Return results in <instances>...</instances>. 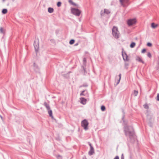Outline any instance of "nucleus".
<instances>
[{
    "mask_svg": "<svg viewBox=\"0 0 159 159\" xmlns=\"http://www.w3.org/2000/svg\"><path fill=\"white\" fill-rule=\"evenodd\" d=\"M104 13H106L107 14H109L110 13V11L108 9H105L104 10Z\"/></svg>",
    "mask_w": 159,
    "mask_h": 159,
    "instance_id": "nucleus-15",
    "label": "nucleus"
},
{
    "mask_svg": "<svg viewBox=\"0 0 159 159\" xmlns=\"http://www.w3.org/2000/svg\"><path fill=\"white\" fill-rule=\"evenodd\" d=\"M129 0H119L121 5L124 7H127L129 4Z\"/></svg>",
    "mask_w": 159,
    "mask_h": 159,
    "instance_id": "nucleus-4",
    "label": "nucleus"
},
{
    "mask_svg": "<svg viewBox=\"0 0 159 159\" xmlns=\"http://www.w3.org/2000/svg\"><path fill=\"white\" fill-rule=\"evenodd\" d=\"M0 32L1 33L4 34L5 33V30L2 27H1L0 28Z\"/></svg>",
    "mask_w": 159,
    "mask_h": 159,
    "instance_id": "nucleus-17",
    "label": "nucleus"
},
{
    "mask_svg": "<svg viewBox=\"0 0 159 159\" xmlns=\"http://www.w3.org/2000/svg\"><path fill=\"white\" fill-rule=\"evenodd\" d=\"M119 79L118 80V81H117V84H118L120 82V79H121V74H120L119 75Z\"/></svg>",
    "mask_w": 159,
    "mask_h": 159,
    "instance_id": "nucleus-22",
    "label": "nucleus"
},
{
    "mask_svg": "<svg viewBox=\"0 0 159 159\" xmlns=\"http://www.w3.org/2000/svg\"><path fill=\"white\" fill-rule=\"evenodd\" d=\"M47 110L48 111V112L49 115V116H50L52 118H53V116H52V111L50 109L48 110Z\"/></svg>",
    "mask_w": 159,
    "mask_h": 159,
    "instance_id": "nucleus-14",
    "label": "nucleus"
},
{
    "mask_svg": "<svg viewBox=\"0 0 159 159\" xmlns=\"http://www.w3.org/2000/svg\"><path fill=\"white\" fill-rule=\"evenodd\" d=\"M146 51V49L145 48L143 49L142 51H141V52L142 53H144Z\"/></svg>",
    "mask_w": 159,
    "mask_h": 159,
    "instance_id": "nucleus-33",
    "label": "nucleus"
},
{
    "mask_svg": "<svg viewBox=\"0 0 159 159\" xmlns=\"http://www.w3.org/2000/svg\"><path fill=\"white\" fill-rule=\"evenodd\" d=\"M136 20L135 18L129 19L127 21V23L129 26L135 25L136 22Z\"/></svg>",
    "mask_w": 159,
    "mask_h": 159,
    "instance_id": "nucleus-3",
    "label": "nucleus"
},
{
    "mask_svg": "<svg viewBox=\"0 0 159 159\" xmlns=\"http://www.w3.org/2000/svg\"><path fill=\"white\" fill-rule=\"evenodd\" d=\"M75 42V40H74V39H71L70 42H69V43L70 44H73Z\"/></svg>",
    "mask_w": 159,
    "mask_h": 159,
    "instance_id": "nucleus-24",
    "label": "nucleus"
},
{
    "mask_svg": "<svg viewBox=\"0 0 159 159\" xmlns=\"http://www.w3.org/2000/svg\"><path fill=\"white\" fill-rule=\"evenodd\" d=\"M7 10L6 9H3L2 11V12L3 14H5L7 13Z\"/></svg>",
    "mask_w": 159,
    "mask_h": 159,
    "instance_id": "nucleus-20",
    "label": "nucleus"
},
{
    "mask_svg": "<svg viewBox=\"0 0 159 159\" xmlns=\"http://www.w3.org/2000/svg\"><path fill=\"white\" fill-rule=\"evenodd\" d=\"M34 45L35 51L37 52L39 49V41L38 39L34 41Z\"/></svg>",
    "mask_w": 159,
    "mask_h": 159,
    "instance_id": "nucleus-7",
    "label": "nucleus"
},
{
    "mask_svg": "<svg viewBox=\"0 0 159 159\" xmlns=\"http://www.w3.org/2000/svg\"><path fill=\"white\" fill-rule=\"evenodd\" d=\"M125 133L126 135H128L130 136L133 134V129L131 126H126L125 127Z\"/></svg>",
    "mask_w": 159,
    "mask_h": 159,
    "instance_id": "nucleus-2",
    "label": "nucleus"
},
{
    "mask_svg": "<svg viewBox=\"0 0 159 159\" xmlns=\"http://www.w3.org/2000/svg\"><path fill=\"white\" fill-rule=\"evenodd\" d=\"M121 159H124V158H123V157H121Z\"/></svg>",
    "mask_w": 159,
    "mask_h": 159,
    "instance_id": "nucleus-40",
    "label": "nucleus"
},
{
    "mask_svg": "<svg viewBox=\"0 0 159 159\" xmlns=\"http://www.w3.org/2000/svg\"><path fill=\"white\" fill-rule=\"evenodd\" d=\"M156 100L157 101H159V93H157V98H156Z\"/></svg>",
    "mask_w": 159,
    "mask_h": 159,
    "instance_id": "nucleus-29",
    "label": "nucleus"
},
{
    "mask_svg": "<svg viewBox=\"0 0 159 159\" xmlns=\"http://www.w3.org/2000/svg\"><path fill=\"white\" fill-rule=\"evenodd\" d=\"M44 105L46 108L47 110L50 109V107L49 105L47 102H45L44 103Z\"/></svg>",
    "mask_w": 159,
    "mask_h": 159,
    "instance_id": "nucleus-13",
    "label": "nucleus"
},
{
    "mask_svg": "<svg viewBox=\"0 0 159 159\" xmlns=\"http://www.w3.org/2000/svg\"><path fill=\"white\" fill-rule=\"evenodd\" d=\"M61 2H59L57 3V5L58 7H60L61 6Z\"/></svg>",
    "mask_w": 159,
    "mask_h": 159,
    "instance_id": "nucleus-28",
    "label": "nucleus"
},
{
    "mask_svg": "<svg viewBox=\"0 0 159 159\" xmlns=\"http://www.w3.org/2000/svg\"><path fill=\"white\" fill-rule=\"evenodd\" d=\"M138 93V91L137 90H134L133 94L134 96H136L137 95Z\"/></svg>",
    "mask_w": 159,
    "mask_h": 159,
    "instance_id": "nucleus-19",
    "label": "nucleus"
},
{
    "mask_svg": "<svg viewBox=\"0 0 159 159\" xmlns=\"http://www.w3.org/2000/svg\"><path fill=\"white\" fill-rule=\"evenodd\" d=\"M78 45V43H77V44H75V46H76V45Z\"/></svg>",
    "mask_w": 159,
    "mask_h": 159,
    "instance_id": "nucleus-39",
    "label": "nucleus"
},
{
    "mask_svg": "<svg viewBox=\"0 0 159 159\" xmlns=\"http://www.w3.org/2000/svg\"><path fill=\"white\" fill-rule=\"evenodd\" d=\"M53 9L52 8L49 7L48 8V11L50 13H52L53 12Z\"/></svg>",
    "mask_w": 159,
    "mask_h": 159,
    "instance_id": "nucleus-18",
    "label": "nucleus"
},
{
    "mask_svg": "<svg viewBox=\"0 0 159 159\" xmlns=\"http://www.w3.org/2000/svg\"><path fill=\"white\" fill-rule=\"evenodd\" d=\"M129 66V64L127 63H125V68H127L128 66Z\"/></svg>",
    "mask_w": 159,
    "mask_h": 159,
    "instance_id": "nucleus-30",
    "label": "nucleus"
},
{
    "mask_svg": "<svg viewBox=\"0 0 159 159\" xmlns=\"http://www.w3.org/2000/svg\"><path fill=\"white\" fill-rule=\"evenodd\" d=\"M71 11L73 14L77 16H79L81 13V11L78 9L72 8Z\"/></svg>",
    "mask_w": 159,
    "mask_h": 159,
    "instance_id": "nucleus-6",
    "label": "nucleus"
},
{
    "mask_svg": "<svg viewBox=\"0 0 159 159\" xmlns=\"http://www.w3.org/2000/svg\"><path fill=\"white\" fill-rule=\"evenodd\" d=\"M34 69H38V66L34 63Z\"/></svg>",
    "mask_w": 159,
    "mask_h": 159,
    "instance_id": "nucleus-27",
    "label": "nucleus"
},
{
    "mask_svg": "<svg viewBox=\"0 0 159 159\" xmlns=\"http://www.w3.org/2000/svg\"><path fill=\"white\" fill-rule=\"evenodd\" d=\"M135 45V43L134 42H132L131 43V44L130 45V47L131 48H134Z\"/></svg>",
    "mask_w": 159,
    "mask_h": 159,
    "instance_id": "nucleus-23",
    "label": "nucleus"
},
{
    "mask_svg": "<svg viewBox=\"0 0 159 159\" xmlns=\"http://www.w3.org/2000/svg\"><path fill=\"white\" fill-rule=\"evenodd\" d=\"M147 56L149 58H151L152 57L151 53L150 52H148V53Z\"/></svg>",
    "mask_w": 159,
    "mask_h": 159,
    "instance_id": "nucleus-26",
    "label": "nucleus"
},
{
    "mask_svg": "<svg viewBox=\"0 0 159 159\" xmlns=\"http://www.w3.org/2000/svg\"><path fill=\"white\" fill-rule=\"evenodd\" d=\"M147 45L149 47H151L152 46V44L150 43H148L147 44Z\"/></svg>",
    "mask_w": 159,
    "mask_h": 159,
    "instance_id": "nucleus-32",
    "label": "nucleus"
},
{
    "mask_svg": "<svg viewBox=\"0 0 159 159\" xmlns=\"http://www.w3.org/2000/svg\"><path fill=\"white\" fill-rule=\"evenodd\" d=\"M122 54L123 59L125 61H129V59L125 52H122Z\"/></svg>",
    "mask_w": 159,
    "mask_h": 159,
    "instance_id": "nucleus-8",
    "label": "nucleus"
},
{
    "mask_svg": "<svg viewBox=\"0 0 159 159\" xmlns=\"http://www.w3.org/2000/svg\"><path fill=\"white\" fill-rule=\"evenodd\" d=\"M89 145L90 147V151L89 152V154L90 155H92L93 154V153L94 152V150H93V148L92 146V145L91 144H89Z\"/></svg>",
    "mask_w": 159,
    "mask_h": 159,
    "instance_id": "nucleus-12",
    "label": "nucleus"
},
{
    "mask_svg": "<svg viewBox=\"0 0 159 159\" xmlns=\"http://www.w3.org/2000/svg\"><path fill=\"white\" fill-rule=\"evenodd\" d=\"M1 118H2V117L1 116Z\"/></svg>",
    "mask_w": 159,
    "mask_h": 159,
    "instance_id": "nucleus-41",
    "label": "nucleus"
},
{
    "mask_svg": "<svg viewBox=\"0 0 159 159\" xmlns=\"http://www.w3.org/2000/svg\"><path fill=\"white\" fill-rule=\"evenodd\" d=\"M136 60L137 61L139 62H141L143 64H144V61L142 60L141 57L139 56H137L136 57Z\"/></svg>",
    "mask_w": 159,
    "mask_h": 159,
    "instance_id": "nucleus-11",
    "label": "nucleus"
},
{
    "mask_svg": "<svg viewBox=\"0 0 159 159\" xmlns=\"http://www.w3.org/2000/svg\"><path fill=\"white\" fill-rule=\"evenodd\" d=\"M114 159H119V157L118 156H116Z\"/></svg>",
    "mask_w": 159,
    "mask_h": 159,
    "instance_id": "nucleus-37",
    "label": "nucleus"
},
{
    "mask_svg": "<svg viewBox=\"0 0 159 159\" xmlns=\"http://www.w3.org/2000/svg\"><path fill=\"white\" fill-rule=\"evenodd\" d=\"M80 103L83 105H85L86 104L87 99L84 98L82 97L80 98Z\"/></svg>",
    "mask_w": 159,
    "mask_h": 159,
    "instance_id": "nucleus-10",
    "label": "nucleus"
},
{
    "mask_svg": "<svg viewBox=\"0 0 159 159\" xmlns=\"http://www.w3.org/2000/svg\"><path fill=\"white\" fill-rule=\"evenodd\" d=\"M89 123L86 120H83L81 122L82 126L83 127L85 130L88 129Z\"/></svg>",
    "mask_w": 159,
    "mask_h": 159,
    "instance_id": "nucleus-5",
    "label": "nucleus"
},
{
    "mask_svg": "<svg viewBox=\"0 0 159 159\" xmlns=\"http://www.w3.org/2000/svg\"><path fill=\"white\" fill-rule=\"evenodd\" d=\"M80 96H84L86 97L89 96V94L87 90H84L80 93Z\"/></svg>",
    "mask_w": 159,
    "mask_h": 159,
    "instance_id": "nucleus-9",
    "label": "nucleus"
},
{
    "mask_svg": "<svg viewBox=\"0 0 159 159\" xmlns=\"http://www.w3.org/2000/svg\"><path fill=\"white\" fill-rule=\"evenodd\" d=\"M57 159H61V156H59L57 157Z\"/></svg>",
    "mask_w": 159,
    "mask_h": 159,
    "instance_id": "nucleus-36",
    "label": "nucleus"
},
{
    "mask_svg": "<svg viewBox=\"0 0 159 159\" xmlns=\"http://www.w3.org/2000/svg\"><path fill=\"white\" fill-rule=\"evenodd\" d=\"M82 67L83 68V69L84 70V74L85 75V73H87V72L86 70V69H85V68L84 67V66H82Z\"/></svg>",
    "mask_w": 159,
    "mask_h": 159,
    "instance_id": "nucleus-31",
    "label": "nucleus"
},
{
    "mask_svg": "<svg viewBox=\"0 0 159 159\" xmlns=\"http://www.w3.org/2000/svg\"><path fill=\"white\" fill-rule=\"evenodd\" d=\"M143 107L144 108L146 109H148L149 108V107L148 106V104L147 103L143 105Z\"/></svg>",
    "mask_w": 159,
    "mask_h": 159,
    "instance_id": "nucleus-21",
    "label": "nucleus"
},
{
    "mask_svg": "<svg viewBox=\"0 0 159 159\" xmlns=\"http://www.w3.org/2000/svg\"><path fill=\"white\" fill-rule=\"evenodd\" d=\"M112 33L113 36L116 39L119 37L120 33L117 27L114 26L112 29Z\"/></svg>",
    "mask_w": 159,
    "mask_h": 159,
    "instance_id": "nucleus-1",
    "label": "nucleus"
},
{
    "mask_svg": "<svg viewBox=\"0 0 159 159\" xmlns=\"http://www.w3.org/2000/svg\"><path fill=\"white\" fill-rule=\"evenodd\" d=\"M88 86V85L87 84H84L83 85L81 86L80 87H87Z\"/></svg>",
    "mask_w": 159,
    "mask_h": 159,
    "instance_id": "nucleus-34",
    "label": "nucleus"
},
{
    "mask_svg": "<svg viewBox=\"0 0 159 159\" xmlns=\"http://www.w3.org/2000/svg\"><path fill=\"white\" fill-rule=\"evenodd\" d=\"M72 4L73 5H75V6L76 5V4L75 3H74V2Z\"/></svg>",
    "mask_w": 159,
    "mask_h": 159,
    "instance_id": "nucleus-38",
    "label": "nucleus"
},
{
    "mask_svg": "<svg viewBox=\"0 0 159 159\" xmlns=\"http://www.w3.org/2000/svg\"><path fill=\"white\" fill-rule=\"evenodd\" d=\"M157 24H155L154 23H152L151 24V27L152 28L155 29L157 27Z\"/></svg>",
    "mask_w": 159,
    "mask_h": 159,
    "instance_id": "nucleus-16",
    "label": "nucleus"
},
{
    "mask_svg": "<svg viewBox=\"0 0 159 159\" xmlns=\"http://www.w3.org/2000/svg\"><path fill=\"white\" fill-rule=\"evenodd\" d=\"M101 109L102 111H104L105 110V107L104 106H102L101 107Z\"/></svg>",
    "mask_w": 159,
    "mask_h": 159,
    "instance_id": "nucleus-25",
    "label": "nucleus"
},
{
    "mask_svg": "<svg viewBox=\"0 0 159 159\" xmlns=\"http://www.w3.org/2000/svg\"><path fill=\"white\" fill-rule=\"evenodd\" d=\"M69 2L71 4H72L73 3V2L72 0H69Z\"/></svg>",
    "mask_w": 159,
    "mask_h": 159,
    "instance_id": "nucleus-35",
    "label": "nucleus"
}]
</instances>
